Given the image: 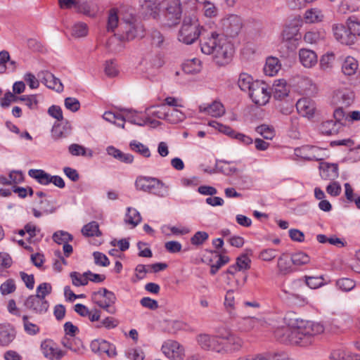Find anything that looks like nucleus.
Here are the masks:
<instances>
[{
  "mask_svg": "<svg viewBox=\"0 0 360 360\" xmlns=\"http://www.w3.org/2000/svg\"><path fill=\"white\" fill-rule=\"evenodd\" d=\"M90 347L93 352L99 354H106L109 357L117 354L115 345L103 339L94 340L91 342Z\"/></svg>",
  "mask_w": 360,
  "mask_h": 360,
  "instance_id": "obj_15",
  "label": "nucleus"
},
{
  "mask_svg": "<svg viewBox=\"0 0 360 360\" xmlns=\"http://www.w3.org/2000/svg\"><path fill=\"white\" fill-rule=\"evenodd\" d=\"M320 175L323 180L335 181L338 177V164H330L321 162L319 165Z\"/></svg>",
  "mask_w": 360,
  "mask_h": 360,
  "instance_id": "obj_18",
  "label": "nucleus"
},
{
  "mask_svg": "<svg viewBox=\"0 0 360 360\" xmlns=\"http://www.w3.org/2000/svg\"><path fill=\"white\" fill-rule=\"evenodd\" d=\"M299 58L300 63L305 68H311L317 63L316 53L307 49H301L299 51Z\"/></svg>",
  "mask_w": 360,
  "mask_h": 360,
  "instance_id": "obj_21",
  "label": "nucleus"
},
{
  "mask_svg": "<svg viewBox=\"0 0 360 360\" xmlns=\"http://www.w3.org/2000/svg\"><path fill=\"white\" fill-rule=\"evenodd\" d=\"M165 17L169 26L177 24L181 18L182 9L180 0H165L162 3Z\"/></svg>",
  "mask_w": 360,
  "mask_h": 360,
  "instance_id": "obj_9",
  "label": "nucleus"
},
{
  "mask_svg": "<svg viewBox=\"0 0 360 360\" xmlns=\"http://www.w3.org/2000/svg\"><path fill=\"white\" fill-rule=\"evenodd\" d=\"M324 18L322 11L316 8L308 9L306 11L304 16V21L307 23H316L321 22Z\"/></svg>",
  "mask_w": 360,
  "mask_h": 360,
  "instance_id": "obj_34",
  "label": "nucleus"
},
{
  "mask_svg": "<svg viewBox=\"0 0 360 360\" xmlns=\"http://www.w3.org/2000/svg\"><path fill=\"white\" fill-rule=\"evenodd\" d=\"M124 220L131 225H138L141 221V217L136 209L128 207Z\"/></svg>",
  "mask_w": 360,
  "mask_h": 360,
  "instance_id": "obj_44",
  "label": "nucleus"
},
{
  "mask_svg": "<svg viewBox=\"0 0 360 360\" xmlns=\"http://www.w3.org/2000/svg\"><path fill=\"white\" fill-rule=\"evenodd\" d=\"M277 266L282 274H287L291 271L290 262L286 255H283L278 258Z\"/></svg>",
  "mask_w": 360,
  "mask_h": 360,
  "instance_id": "obj_55",
  "label": "nucleus"
},
{
  "mask_svg": "<svg viewBox=\"0 0 360 360\" xmlns=\"http://www.w3.org/2000/svg\"><path fill=\"white\" fill-rule=\"evenodd\" d=\"M92 300L100 308L104 309L105 311L110 314H115L117 312V309L112 306L116 302V301H112V302H108L107 297H101Z\"/></svg>",
  "mask_w": 360,
  "mask_h": 360,
  "instance_id": "obj_38",
  "label": "nucleus"
},
{
  "mask_svg": "<svg viewBox=\"0 0 360 360\" xmlns=\"http://www.w3.org/2000/svg\"><path fill=\"white\" fill-rule=\"evenodd\" d=\"M25 307L36 314H44L49 307V303L46 299L39 297V295L29 296L24 303Z\"/></svg>",
  "mask_w": 360,
  "mask_h": 360,
  "instance_id": "obj_11",
  "label": "nucleus"
},
{
  "mask_svg": "<svg viewBox=\"0 0 360 360\" xmlns=\"http://www.w3.org/2000/svg\"><path fill=\"white\" fill-rule=\"evenodd\" d=\"M354 93L349 89H342L335 91L333 101L341 107H348L354 101Z\"/></svg>",
  "mask_w": 360,
  "mask_h": 360,
  "instance_id": "obj_20",
  "label": "nucleus"
},
{
  "mask_svg": "<svg viewBox=\"0 0 360 360\" xmlns=\"http://www.w3.org/2000/svg\"><path fill=\"white\" fill-rule=\"evenodd\" d=\"M15 337V331L10 324H0V344L9 345Z\"/></svg>",
  "mask_w": 360,
  "mask_h": 360,
  "instance_id": "obj_22",
  "label": "nucleus"
},
{
  "mask_svg": "<svg viewBox=\"0 0 360 360\" xmlns=\"http://www.w3.org/2000/svg\"><path fill=\"white\" fill-rule=\"evenodd\" d=\"M200 111L214 117H221L225 113L224 105L219 101H214L212 104L205 107L200 105Z\"/></svg>",
  "mask_w": 360,
  "mask_h": 360,
  "instance_id": "obj_26",
  "label": "nucleus"
},
{
  "mask_svg": "<svg viewBox=\"0 0 360 360\" xmlns=\"http://www.w3.org/2000/svg\"><path fill=\"white\" fill-rule=\"evenodd\" d=\"M330 359L333 360H360V355L338 349L330 353Z\"/></svg>",
  "mask_w": 360,
  "mask_h": 360,
  "instance_id": "obj_33",
  "label": "nucleus"
},
{
  "mask_svg": "<svg viewBox=\"0 0 360 360\" xmlns=\"http://www.w3.org/2000/svg\"><path fill=\"white\" fill-rule=\"evenodd\" d=\"M280 69L281 65L278 58L270 57L266 59V64L264 68V72L266 75L274 76Z\"/></svg>",
  "mask_w": 360,
  "mask_h": 360,
  "instance_id": "obj_35",
  "label": "nucleus"
},
{
  "mask_svg": "<svg viewBox=\"0 0 360 360\" xmlns=\"http://www.w3.org/2000/svg\"><path fill=\"white\" fill-rule=\"evenodd\" d=\"M141 11L146 16L156 18L159 14L160 4L158 0H139Z\"/></svg>",
  "mask_w": 360,
  "mask_h": 360,
  "instance_id": "obj_19",
  "label": "nucleus"
},
{
  "mask_svg": "<svg viewBox=\"0 0 360 360\" xmlns=\"http://www.w3.org/2000/svg\"><path fill=\"white\" fill-rule=\"evenodd\" d=\"M255 83L252 76L245 72H241L238 79V85L240 90L243 91H250L252 84Z\"/></svg>",
  "mask_w": 360,
  "mask_h": 360,
  "instance_id": "obj_37",
  "label": "nucleus"
},
{
  "mask_svg": "<svg viewBox=\"0 0 360 360\" xmlns=\"http://www.w3.org/2000/svg\"><path fill=\"white\" fill-rule=\"evenodd\" d=\"M290 260L295 266H302L309 263L310 257L304 252H297L292 254Z\"/></svg>",
  "mask_w": 360,
  "mask_h": 360,
  "instance_id": "obj_45",
  "label": "nucleus"
},
{
  "mask_svg": "<svg viewBox=\"0 0 360 360\" xmlns=\"http://www.w3.org/2000/svg\"><path fill=\"white\" fill-rule=\"evenodd\" d=\"M200 49L203 53L212 55L213 60L219 66L229 64L233 55V45L215 32L200 40Z\"/></svg>",
  "mask_w": 360,
  "mask_h": 360,
  "instance_id": "obj_2",
  "label": "nucleus"
},
{
  "mask_svg": "<svg viewBox=\"0 0 360 360\" xmlns=\"http://www.w3.org/2000/svg\"><path fill=\"white\" fill-rule=\"evenodd\" d=\"M53 240L58 244H65L68 243L70 240H72V237L68 232L60 231L54 233L53 235Z\"/></svg>",
  "mask_w": 360,
  "mask_h": 360,
  "instance_id": "obj_62",
  "label": "nucleus"
},
{
  "mask_svg": "<svg viewBox=\"0 0 360 360\" xmlns=\"http://www.w3.org/2000/svg\"><path fill=\"white\" fill-rule=\"evenodd\" d=\"M16 289L13 279L9 278L4 282L0 286V292L3 295L13 292Z\"/></svg>",
  "mask_w": 360,
  "mask_h": 360,
  "instance_id": "obj_61",
  "label": "nucleus"
},
{
  "mask_svg": "<svg viewBox=\"0 0 360 360\" xmlns=\"http://www.w3.org/2000/svg\"><path fill=\"white\" fill-rule=\"evenodd\" d=\"M39 203L41 205L40 209L43 210L44 213L50 214L56 210V200L51 197L41 200Z\"/></svg>",
  "mask_w": 360,
  "mask_h": 360,
  "instance_id": "obj_48",
  "label": "nucleus"
},
{
  "mask_svg": "<svg viewBox=\"0 0 360 360\" xmlns=\"http://www.w3.org/2000/svg\"><path fill=\"white\" fill-rule=\"evenodd\" d=\"M255 131L265 139L271 140L275 136L274 129L267 124L257 127Z\"/></svg>",
  "mask_w": 360,
  "mask_h": 360,
  "instance_id": "obj_49",
  "label": "nucleus"
},
{
  "mask_svg": "<svg viewBox=\"0 0 360 360\" xmlns=\"http://www.w3.org/2000/svg\"><path fill=\"white\" fill-rule=\"evenodd\" d=\"M51 292V285L49 283H42L37 286L35 295H39V297L46 299V296L50 295Z\"/></svg>",
  "mask_w": 360,
  "mask_h": 360,
  "instance_id": "obj_64",
  "label": "nucleus"
},
{
  "mask_svg": "<svg viewBox=\"0 0 360 360\" xmlns=\"http://www.w3.org/2000/svg\"><path fill=\"white\" fill-rule=\"evenodd\" d=\"M324 330L323 325L308 321H297L296 325L290 328L278 329L276 335L282 342L288 341L290 344L307 347L312 344L314 338Z\"/></svg>",
  "mask_w": 360,
  "mask_h": 360,
  "instance_id": "obj_1",
  "label": "nucleus"
},
{
  "mask_svg": "<svg viewBox=\"0 0 360 360\" xmlns=\"http://www.w3.org/2000/svg\"><path fill=\"white\" fill-rule=\"evenodd\" d=\"M358 68V61L354 58L348 56L345 59L342 65V71L344 75L352 76L356 72Z\"/></svg>",
  "mask_w": 360,
  "mask_h": 360,
  "instance_id": "obj_31",
  "label": "nucleus"
},
{
  "mask_svg": "<svg viewBox=\"0 0 360 360\" xmlns=\"http://www.w3.org/2000/svg\"><path fill=\"white\" fill-rule=\"evenodd\" d=\"M137 190L155 194L160 197L168 195V187L160 180L153 177L139 176L135 181Z\"/></svg>",
  "mask_w": 360,
  "mask_h": 360,
  "instance_id": "obj_6",
  "label": "nucleus"
},
{
  "mask_svg": "<svg viewBox=\"0 0 360 360\" xmlns=\"http://www.w3.org/2000/svg\"><path fill=\"white\" fill-rule=\"evenodd\" d=\"M129 146L132 150L139 153L145 158H149L150 156L149 148L140 142L133 141L129 143Z\"/></svg>",
  "mask_w": 360,
  "mask_h": 360,
  "instance_id": "obj_52",
  "label": "nucleus"
},
{
  "mask_svg": "<svg viewBox=\"0 0 360 360\" xmlns=\"http://www.w3.org/2000/svg\"><path fill=\"white\" fill-rule=\"evenodd\" d=\"M344 123L335 122L333 120L323 122L319 127L320 131L325 135H334L337 134Z\"/></svg>",
  "mask_w": 360,
  "mask_h": 360,
  "instance_id": "obj_27",
  "label": "nucleus"
},
{
  "mask_svg": "<svg viewBox=\"0 0 360 360\" xmlns=\"http://www.w3.org/2000/svg\"><path fill=\"white\" fill-rule=\"evenodd\" d=\"M88 34V27L84 22L75 23L72 29V34L75 37H84Z\"/></svg>",
  "mask_w": 360,
  "mask_h": 360,
  "instance_id": "obj_56",
  "label": "nucleus"
},
{
  "mask_svg": "<svg viewBox=\"0 0 360 360\" xmlns=\"http://www.w3.org/2000/svg\"><path fill=\"white\" fill-rule=\"evenodd\" d=\"M41 350L44 356L50 360H60L64 355L63 352L50 340H45L41 342Z\"/></svg>",
  "mask_w": 360,
  "mask_h": 360,
  "instance_id": "obj_16",
  "label": "nucleus"
},
{
  "mask_svg": "<svg viewBox=\"0 0 360 360\" xmlns=\"http://www.w3.org/2000/svg\"><path fill=\"white\" fill-rule=\"evenodd\" d=\"M219 354H228L240 351L244 344L241 338L226 330L219 332Z\"/></svg>",
  "mask_w": 360,
  "mask_h": 360,
  "instance_id": "obj_5",
  "label": "nucleus"
},
{
  "mask_svg": "<svg viewBox=\"0 0 360 360\" xmlns=\"http://www.w3.org/2000/svg\"><path fill=\"white\" fill-rule=\"evenodd\" d=\"M301 37L299 28L296 25L285 26L282 32L283 41L294 43L299 41Z\"/></svg>",
  "mask_w": 360,
  "mask_h": 360,
  "instance_id": "obj_25",
  "label": "nucleus"
},
{
  "mask_svg": "<svg viewBox=\"0 0 360 360\" xmlns=\"http://www.w3.org/2000/svg\"><path fill=\"white\" fill-rule=\"evenodd\" d=\"M184 114L179 110L175 108L172 109L167 108L166 120L169 122L176 124L184 120Z\"/></svg>",
  "mask_w": 360,
  "mask_h": 360,
  "instance_id": "obj_42",
  "label": "nucleus"
},
{
  "mask_svg": "<svg viewBox=\"0 0 360 360\" xmlns=\"http://www.w3.org/2000/svg\"><path fill=\"white\" fill-rule=\"evenodd\" d=\"M335 60V54L333 53H327L323 55L320 60V68L324 71L330 70Z\"/></svg>",
  "mask_w": 360,
  "mask_h": 360,
  "instance_id": "obj_51",
  "label": "nucleus"
},
{
  "mask_svg": "<svg viewBox=\"0 0 360 360\" xmlns=\"http://www.w3.org/2000/svg\"><path fill=\"white\" fill-rule=\"evenodd\" d=\"M167 106L162 104L158 106H151L146 109V112L148 116H153L158 119L165 120L167 117Z\"/></svg>",
  "mask_w": 360,
  "mask_h": 360,
  "instance_id": "obj_36",
  "label": "nucleus"
},
{
  "mask_svg": "<svg viewBox=\"0 0 360 360\" xmlns=\"http://www.w3.org/2000/svg\"><path fill=\"white\" fill-rule=\"evenodd\" d=\"M119 18L117 11L115 8H112L109 11L107 30L108 31H114L118 24Z\"/></svg>",
  "mask_w": 360,
  "mask_h": 360,
  "instance_id": "obj_59",
  "label": "nucleus"
},
{
  "mask_svg": "<svg viewBox=\"0 0 360 360\" xmlns=\"http://www.w3.org/2000/svg\"><path fill=\"white\" fill-rule=\"evenodd\" d=\"M359 10V5L356 0H342L337 9L340 15H349Z\"/></svg>",
  "mask_w": 360,
  "mask_h": 360,
  "instance_id": "obj_23",
  "label": "nucleus"
},
{
  "mask_svg": "<svg viewBox=\"0 0 360 360\" xmlns=\"http://www.w3.org/2000/svg\"><path fill=\"white\" fill-rule=\"evenodd\" d=\"M305 283L311 289H316L324 285L323 276H305Z\"/></svg>",
  "mask_w": 360,
  "mask_h": 360,
  "instance_id": "obj_58",
  "label": "nucleus"
},
{
  "mask_svg": "<svg viewBox=\"0 0 360 360\" xmlns=\"http://www.w3.org/2000/svg\"><path fill=\"white\" fill-rule=\"evenodd\" d=\"M107 297L108 302L116 301L117 297L115 293L112 291L108 290L106 288H101L98 291L94 292L92 295V300L97 299L98 297Z\"/></svg>",
  "mask_w": 360,
  "mask_h": 360,
  "instance_id": "obj_60",
  "label": "nucleus"
},
{
  "mask_svg": "<svg viewBox=\"0 0 360 360\" xmlns=\"http://www.w3.org/2000/svg\"><path fill=\"white\" fill-rule=\"evenodd\" d=\"M248 93L250 98L256 105H264L269 102L270 92L268 91L267 84L263 82L255 81Z\"/></svg>",
  "mask_w": 360,
  "mask_h": 360,
  "instance_id": "obj_8",
  "label": "nucleus"
},
{
  "mask_svg": "<svg viewBox=\"0 0 360 360\" xmlns=\"http://www.w3.org/2000/svg\"><path fill=\"white\" fill-rule=\"evenodd\" d=\"M242 27V19L237 15H230L221 20V29L226 37H237Z\"/></svg>",
  "mask_w": 360,
  "mask_h": 360,
  "instance_id": "obj_10",
  "label": "nucleus"
},
{
  "mask_svg": "<svg viewBox=\"0 0 360 360\" xmlns=\"http://www.w3.org/2000/svg\"><path fill=\"white\" fill-rule=\"evenodd\" d=\"M28 174L41 185H48L52 181V176L42 169H30Z\"/></svg>",
  "mask_w": 360,
  "mask_h": 360,
  "instance_id": "obj_32",
  "label": "nucleus"
},
{
  "mask_svg": "<svg viewBox=\"0 0 360 360\" xmlns=\"http://www.w3.org/2000/svg\"><path fill=\"white\" fill-rule=\"evenodd\" d=\"M336 286L342 291L348 292L355 287V282L348 278H342L336 281Z\"/></svg>",
  "mask_w": 360,
  "mask_h": 360,
  "instance_id": "obj_54",
  "label": "nucleus"
},
{
  "mask_svg": "<svg viewBox=\"0 0 360 360\" xmlns=\"http://www.w3.org/2000/svg\"><path fill=\"white\" fill-rule=\"evenodd\" d=\"M217 169L225 175L231 176L238 172V169L230 166V162L220 160L216 165Z\"/></svg>",
  "mask_w": 360,
  "mask_h": 360,
  "instance_id": "obj_47",
  "label": "nucleus"
},
{
  "mask_svg": "<svg viewBox=\"0 0 360 360\" xmlns=\"http://www.w3.org/2000/svg\"><path fill=\"white\" fill-rule=\"evenodd\" d=\"M205 31L195 16H186L179 32L178 39L186 44H191L202 35Z\"/></svg>",
  "mask_w": 360,
  "mask_h": 360,
  "instance_id": "obj_4",
  "label": "nucleus"
},
{
  "mask_svg": "<svg viewBox=\"0 0 360 360\" xmlns=\"http://www.w3.org/2000/svg\"><path fill=\"white\" fill-rule=\"evenodd\" d=\"M197 341L202 349L212 351L219 354V333L217 335H210L205 333L200 334L197 337Z\"/></svg>",
  "mask_w": 360,
  "mask_h": 360,
  "instance_id": "obj_13",
  "label": "nucleus"
},
{
  "mask_svg": "<svg viewBox=\"0 0 360 360\" xmlns=\"http://www.w3.org/2000/svg\"><path fill=\"white\" fill-rule=\"evenodd\" d=\"M62 344L65 347L75 352H79L82 347V342L79 340H76L75 337L64 338L62 340Z\"/></svg>",
  "mask_w": 360,
  "mask_h": 360,
  "instance_id": "obj_46",
  "label": "nucleus"
},
{
  "mask_svg": "<svg viewBox=\"0 0 360 360\" xmlns=\"http://www.w3.org/2000/svg\"><path fill=\"white\" fill-rule=\"evenodd\" d=\"M333 32L335 38L341 44L351 45L356 41V37L351 34L349 29L342 24H337L333 26Z\"/></svg>",
  "mask_w": 360,
  "mask_h": 360,
  "instance_id": "obj_14",
  "label": "nucleus"
},
{
  "mask_svg": "<svg viewBox=\"0 0 360 360\" xmlns=\"http://www.w3.org/2000/svg\"><path fill=\"white\" fill-rule=\"evenodd\" d=\"M296 108L300 115L304 117L312 116L315 111V107L310 100L301 98L296 103Z\"/></svg>",
  "mask_w": 360,
  "mask_h": 360,
  "instance_id": "obj_24",
  "label": "nucleus"
},
{
  "mask_svg": "<svg viewBox=\"0 0 360 360\" xmlns=\"http://www.w3.org/2000/svg\"><path fill=\"white\" fill-rule=\"evenodd\" d=\"M107 153L115 159L125 163L131 164L134 161V156L129 153H124L114 146H108L106 148Z\"/></svg>",
  "mask_w": 360,
  "mask_h": 360,
  "instance_id": "obj_28",
  "label": "nucleus"
},
{
  "mask_svg": "<svg viewBox=\"0 0 360 360\" xmlns=\"http://www.w3.org/2000/svg\"><path fill=\"white\" fill-rule=\"evenodd\" d=\"M295 154L308 161H322L328 157L326 149L312 145H304L295 148Z\"/></svg>",
  "mask_w": 360,
  "mask_h": 360,
  "instance_id": "obj_7",
  "label": "nucleus"
},
{
  "mask_svg": "<svg viewBox=\"0 0 360 360\" xmlns=\"http://www.w3.org/2000/svg\"><path fill=\"white\" fill-rule=\"evenodd\" d=\"M208 125L212 127L217 129L219 131L233 138V135H235L236 131H234L231 127L224 125L217 121H210L208 122Z\"/></svg>",
  "mask_w": 360,
  "mask_h": 360,
  "instance_id": "obj_53",
  "label": "nucleus"
},
{
  "mask_svg": "<svg viewBox=\"0 0 360 360\" xmlns=\"http://www.w3.org/2000/svg\"><path fill=\"white\" fill-rule=\"evenodd\" d=\"M124 117L125 118V121H128L132 124L139 126H144L147 122L150 120L149 117H148L146 120L141 118L137 115L136 112H132L131 110L127 111Z\"/></svg>",
  "mask_w": 360,
  "mask_h": 360,
  "instance_id": "obj_50",
  "label": "nucleus"
},
{
  "mask_svg": "<svg viewBox=\"0 0 360 360\" xmlns=\"http://www.w3.org/2000/svg\"><path fill=\"white\" fill-rule=\"evenodd\" d=\"M183 70L186 73L196 74L201 70V62L198 58L188 60L183 64Z\"/></svg>",
  "mask_w": 360,
  "mask_h": 360,
  "instance_id": "obj_39",
  "label": "nucleus"
},
{
  "mask_svg": "<svg viewBox=\"0 0 360 360\" xmlns=\"http://www.w3.org/2000/svg\"><path fill=\"white\" fill-rule=\"evenodd\" d=\"M273 95L276 99L281 100L288 95L289 89L284 79H278L273 84Z\"/></svg>",
  "mask_w": 360,
  "mask_h": 360,
  "instance_id": "obj_29",
  "label": "nucleus"
},
{
  "mask_svg": "<svg viewBox=\"0 0 360 360\" xmlns=\"http://www.w3.org/2000/svg\"><path fill=\"white\" fill-rule=\"evenodd\" d=\"M150 44L156 48H164L166 44V39L162 34L157 30H153L150 33Z\"/></svg>",
  "mask_w": 360,
  "mask_h": 360,
  "instance_id": "obj_40",
  "label": "nucleus"
},
{
  "mask_svg": "<svg viewBox=\"0 0 360 360\" xmlns=\"http://www.w3.org/2000/svg\"><path fill=\"white\" fill-rule=\"evenodd\" d=\"M144 34L143 26L141 24L129 23L126 29L124 38L127 41L134 39L136 37H142Z\"/></svg>",
  "mask_w": 360,
  "mask_h": 360,
  "instance_id": "obj_30",
  "label": "nucleus"
},
{
  "mask_svg": "<svg viewBox=\"0 0 360 360\" xmlns=\"http://www.w3.org/2000/svg\"><path fill=\"white\" fill-rule=\"evenodd\" d=\"M41 81L48 88L55 90L57 92H62L63 85L60 80L56 77L53 74L49 71H42L39 74Z\"/></svg>",
  "mask_w": 360,
  "mask_h": 360,
  "instance_id": "obj_17",
  "label": "nucleus"
},
{
  "mask_svg": "<svg viewBox=\"0 0 360 360\" xmlns=\"http://www.w3.org/2000/svg\"><path fill=\"white\" fill-rule=\"evenodd\" d=\"M22 322L24 330L27 334L30 335H34L39 332V327L37 325L30 322L27 316L24 315L22 316Z\"/></svg>",
  "mask_w": 360,
  "mask_h": 360,
  "instance_id": "obj_57",
  "label": "nucleus"
},
{
  "mask_svg": "<svg viewBox=\"0 0 360 360\" xmlns=\"http://www.w3.org/2000/svg\"><path fill=\"white\" fill-rule=\"evenodd\" d=\"M164 354L172 360H182L184 357V349L177 342L169 340L162 345Z\"/></svg>",
  "mask_w": 360,
  "mask_h": 360,
  "instance_id": "obj_12",
  "label": "nucleus"
},
{
  "mask_svg": "<svg viewBox=\"0 0 360 360\" xmlns=\"http://www.w3.org/2000/svg\"><path fill=\"white\" fill-rule=\"evenodd\" d=\"M25 90V84L23 82H15L13 85V91L6 92L4 96L1 99L0 105L3 108H8L12 103L18 102V101H24L25 105L30 109H36L38 105V101L36 95H28L18 96L15 94H20L23 93Z\"/></svg>",
  "mask_w": 360,
  "mask_h": 360,
  "instance_id": "obj_3",
  "label": "nucleus"
},
{
  "mask_svg": "<svg viewBox=\"0 0 360 360\" xmlns=\"http://www.w3.org/2000/svg\"><path fill=\"white\" fill-rule=\"evenodd\" d=\"M209 238V233L204 231H198L191 238V243L198 248L202 246Z\"/></svg>",
  "mask_w": 360,
  "mask_h": 360,
  "instance_id": "obj_43",
  "label": "nucleus"
},
{
  "mask_svg": "<svg viewBox=\"0 0 360 360\" xmlns=\"http://www.w3.org/2000/svg\"><path fill=\"white\" fill-rule=\"evenodd\" d=\"M119 323L120 321L117 319L112 316H107L103 319L96 327H104L105 328L110 330L116 328Z\"/></svg>",
  "mask_w": 360,
  "mask_h": 360,
  "instance_id": "obj_63",
  "label": "nucleus"
},
{
  "mask_svg": "<svg viewBox=\"0 0 360 360\" xmlns=\"http://www.w3.org/2000/svg\"><path fill=\"white\" fill-rule=\"evenodd\" d=\"M345 25L349 29L353 37L356 38V36L360 37V20L357 17L349 16L347 19Z\"/></svg>",
  "mask_w": 360,
  "mask_h": 360,
  "instance_id": "obj_41",
  "label": "nucleus"
}]
</instances>
